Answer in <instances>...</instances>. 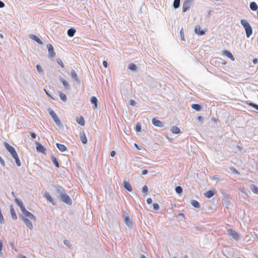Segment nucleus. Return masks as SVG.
<instances>
[{"mask_svg":"<svg viewBox=\"0 0 258 258\" xmlns=\"http://www.w3.org/2000/svg\"><path fill=\"white\" fill-rule=\"evenodd\" d=\"M10 154L12 155L13 158L18 156L15 150L12 151Z\"/></svg>","mask_w":258,"mask_h":258,"instance_id":"obj_49","label":"nucleus"},{"mask_svg":"<svg viewBox=\"0 0 258 258\" xmlns=\"http://www.w3.org/2000/svg\"><path fill=\"white\" fill-rule=\"evenodd\" d=\"M116 154V152L114 151H112L111 152H110V156L111 157H114Z\"/></svg>","mask_w":258,"mask_h":258,"instance_id":"obj_54","label":"nucleus"},{"mask_svg":"<svg viewBox=\"0 0 258 258\" xmlns=\"http://www.w3.org/2000/svg\"><path fill=\"white\" fill-rule=\"evenodd\" d=\"M180 0H174L173 6L174 9H177L180 6Z\"/></svg>","mask_w":258,"mask_h":258,"instance_id":"obj_37","label":"nucleus"},{"mask_svg":"<svg viewBox=\"0 0 258 258\" xmlns=\"http://www.w3.org/2000/svg\"><path fill=\"white\" fill-rule=\"evenodd\" d=\"M103 66L105 67V68H107V66H108V64H107V62L105 60H103Z\"/></svg>","mask_w":258,"mask_h":258,"instance_id":"obj_55","label":"nucleus"},{"mask_svg":"<svg viewBox=\"0 0 258 258\" xmlns=\"http://www.w3.org/2000/svg\"><path fill=\"white\" fill-rule=\"evenodd\" d=\"M148 173V171L147 169L143 170L142 171V175H146Z\"/></svg>","mask_w":258,"mask_h":258,"instance_id":"obj_53","label":"nucleus"},{"mask_svg":"<svg viewBox=\"0 0 258 258\" xmlns=\"http://www.w3.org/2000/svg\"><path fill=\"white\" fill-rule=\"evenodd\" d=\"M90 101L91 103L93 105V108L95 109L98 107V100L96 97L92 96L91 98Z\"/></svg>","mask_w":258,"mask_h":258,"instance_id":"obj_15","label":"nucleus"},{"mask_svg":"<svg viewBox=\"0 0 258 258\" xmlns=\"http://www.w3.org/2000/svg\"><path fill=\"white\" fill-rule=\"evenodd\" d=\"M59 95L60 98L64 102L67 101V97L66 95L61 91L59 92Z\"/></svg>","mask_w":258,"mask_h":258,"instance_id":"obj_35","label":"nucleus"},{"mask_svg":"<svg viewBox=\"0 0 258 258\" xmlns=\"http://www.w3.org/2000/svg\"><path fill=\"white\" fill-rule=\"evenodd\" d=\"M80 138L83 144H85L87 142V139L84 132L80 134Z\"/></svg>","mask_w":258,"mask_h":258,"instance_id":"obj_20","label":"nucleus"},{"mask_svg":"<svg viewBox=\"0 0 258 258\" xmlns=\"http://www.w3.org/2000/svg\"><path fill=\"white\" fill-rule=\"evenodd\" d=\"M15 202L16 204L20 207L22 212H23L25 210H26L24 205L23 204L21 200H20L16 198L15 199Z\"/></svg>","mask_w":258,"mask_h":258,"instance_id":"obj_12","label":"nucleus"},{"mask_svg":"<svg viewBox=\"0 0 258 258\" xmlns=\"http://www.w3.org/2000/svg\"><path fill=\"white\" fill-rule=\"evenodd\" d=\"M180 35L181 37V39L182 41H185L184 39V32H183V29L181 28L180 30Z\"/></svg>","mask_w":258,"mask_h":258,"instance_id":"obj_42","label":"nucleus"},{"mask_svg":"<svg viewBox=\"0 0 258 258\" xmlns=\"http://www.w3.org/2000/svg\"><path fill=\"white\" fill-rule=\"evenodd\" d=\"M212 179L213 180H216L217 182L222 180V178L220 177V176L218 175H215L213 176Z\"/></svg>","mask_w":258,"mask_h":258,"instance_id":"obj_38","label":"nucleus"},{"mask_svg":"<svg viewBox=\"0 0 258 258\" xmlns=\"http://www.w3.org/2000/svg\"><path fill=\"white\" fill-rule=\"evenodd\" d=\"M152 123L156 126L162 127L164 126V123L160 121L159 120L157 119L156 118H153L152 119Z\"/></svg>","mask_w":258,"mask_h":258,"instance_id":"obj_13","label":"nucleus"},{"mask_svg":"<svg viewBox=\"0 0 258 258\" xmlns=\"http://www.w3.org/2000/svg\"><path fill=\"white\" fill-rule=\"evenodd\" d=\"M10 212L11 214L12 218L13 220H16L17 219V216L16 214L15 211L13 208L12 205L10 206Z\"/></svg>","mask_w":258,"mask_h":258,"instance_id":"obj_18","label":"nucleus"},{"mask_svg":"<svg viewBox=\"0 0 258 258\" xmlns=\"http://www.w3.org/2000/svg\"><path fill=\"white\" fill-rule=\"evenodd\" d=\"M215 195V191L212 190H209L204 194L205 196L207 198H211Z\"/></svg>","mask_w":258,"mask_h":258,"instance_id":"obj_24","label":"nucleus"},{"mask_svg":"<svg viewBox=\"0 0 258 258\" xmlns=\"http://www.w3.org/2000/svg\"><path fill=\"white\" fill-rule=\"evenodd\" d=\"M29 38L32 39V40L35 41L39 44H42L43 42L36 35L34 34H30L29 36Z\"/></svg>","mask_w":258,"mask_h":258,"instance_id":"obj_17","label":"nucleus"},{"mask_svg":"<svg viewBox=\"0 0 258 258\" xmlns=\"http://www.w3.org/2000/svg\"><path fill=\"white\" fill-rule=\"evenodd\" d=\"M19 258H27L25 256H24V255H21L19 257Z\"/></svg>","mask_w":258,"mask_h":258,"instance_id":"obj_64","label":"nucleus"},{"mask_svg":"<svg viewBox=\"0 0 258 258\" xmlns=\"http://www.w3.org/2000/svg\"><path fill=\"white\" fill-rule=\"evenodd\" d=\"M198 120L201 122H202L203 120V117L201 116H199L198 117Z\"/></svg>","mask_w":258,"mask_h":258,"instance_id":"obj_57","label":"nucleus"},{"mask_svg":"<svg viewBox=\"0 0 258 258\" xmlns=\"http://www.w3.org/2000/svg\"><path fill=\"white\" fill-rule=\"evenodd\" d=\"M223 54L226 56L227 57L229 58L231 60H234V57L230 51L226 50H224L223 52Z\"/></svg>","mask_w":258,"mask_h":258,"instance_id":"obj_19","label":"nucleus"},{"mask_svg":"<svg viewBox=\"0 0 258 258\" xmlns=\"http://www.w3.org/2000/svg\"><path fill=\"white\" fill-rule=\"evenodd\" d=\"M36 150L38 152L42 153L43 154L45 153L46 149L42 146L40 143L37 142L36 143Z\"/></svg>","mask_w":258,"mask_h":258,"instance_id":"obj_10","label":"nucleus"},{"mask_svg":"<svg viewBox=\"0 0 258 258\" xmlns=\"http://www.w3.org/2000/svg\"><path fill=\"white\" fill-rule=\"evenodd\" d=\"M191 204L193 207L197 208H200L201 207L200 203L196 200H191Z\"/></svg>","mask_w":258,"mask_h":258,"instance_id":"obj_33","label":"nucleus"},{"mask_svg":"<svg viewBox=\"0 0 258 258\" xmlns=\"http://www.w3.org/2000/svg\"><path fill=\"white\" fill-rule=\"evenodd\" d=\"M191 106L192 108H193L194 109H195L198 111H200L202 109L201 106L198 104H191Z\"/></svg>","mask_w":258,"mask_h":258,"instance_id":"obj_34","label":"nucleus"},{"mask_svg":"<svg viewBox=\"0 0 258 258\" xmlns=\"http://www.w3.org/2000/svg\"><path fill=\"white\" fill-rule=\"evenodd\" d=\"M14 159L15 160L17 165L19 167L21 165V161L19 158L18 156L15 157V158H14Z\"/></svg>","mask_w":258,"mask_h":258,"instance_id":"obj_40","label":"nucleus"},{"mask_svg":"<svg viewBox=\"0 0 258 258\" xmlns=\"http://www.w3.org/2000/svg\"><path fill=\"white\" fill-rule=\"evenodd\" d=\"M258 61V59L257 58H255L253 60V62L254 63H257Z\"/></svg>","mask_w":258,"mask_h":258,"instance_id":"obj_61","label":"nucleus"},{"mask_svg":"<svg viewBox=\"0 0 258 258\" xmlns=\"http://www.w3.org/2000/svg\"><path fill=\"white\" fill-rule=\"evenodd\" d=\"M76 31L75 29H74L73 28H70L68 29V30L67 31V34L69 36L73 37L75 35Z\"/></svg>","mask_w":258,"mask_h":258,"instance_id":"obj_28","label":"nucleus"},{"mask_svg":"<svg viewBox=\"0 0 258 258\" xmlns=\"http://www.w3.org/2000/svg\"><path fill=\"white\" fill-rule=\"evenodd\" d=\"M3 248V242L1 240H0V253L2 254L1 250H2Z\"/></svg>","mask_w":258,"mask_h":258,"instance_id":"obj_58","label":"nucleus"},{"mask_svg":"<svg viewBox=\"0 0 258 258\" xmlns=\"http://www.w3.org/2000/svg\"><path fill=\"white\" fill-rule=\"evenodd\" d=\"M51 161L56 167L58 168L59 167V163L57 159L54 156H51Z\"/></svg>","mask_w":258,"mask_h":258,"instance_id":"obj_31","label":"nucleus"},{"mask_svg":"<svg viewBox=\"0 0 258 258\" xmlns=\"http://www.w3.org/2000/svg\"><path fill=\"white\" fill-rule=\"evenodd\" d=\"M228 234L230 236L232 237L233 239H234L235 240H238L239 238V236L238 234L233 229H228L227 230Z\"/></svg>","mask_w":258,"mask_h":258,"instance_id":"obj_7","label":"nucleus"},{"mask_svg":"<svg viewBox=\"0 0 258 258\" xmlns=\"http://www.w3.org/2000/svg\"><path fill=\"white\" fill-rule=\"evenodd\" d=\"M241 24L244 28L246 35L247 38H249L252 33V29L249 23L244 19H241L240 21Z\"/></svg>","mask_w":258,"mask_h":258,"instance_id":"obj_2","label":"nucleus"},{"mask_svg":"<svg viewBox=\"0 0 258 258\" xmlns=\"http://www.w3.org/2000/svg\"><path fill=\"white\" fill-rule=\"evenodd\" d=\"M77 122L82 126H84L85 124V121L83 116H80L76 118Z\"/></svg>","mask_w":258,"mask_h":258,"instance_id":"obj_22","label":"nucleus"},{"mask_svg":"<svg viewBox=\"0 0 258 258\" xmlns=\"http://www.w3.org/2000/svg\"><path fill=\"white\" fill-rule=\"evenodd\" d=\"M44 197L53 205H55L51 196L50 195L49 193L45 192L44 194Z\"/></svg>","mask_w":258,"mask_h":258,"instance_id":"obj_26","label":"nucleus"},{"mask_svg":"<svg viewBox=\"0 0 258 258\" xmlns=\"http://www.w3.org/2000/svg\"><path fill=\"white\" fill-rule=\"evenodd\" d=\"M195 32L196 34L199 35H203L205 34L206 31L204 30H201V27L200 26H197L195 29Z\"/></svg>","mask_w":258,"mask_h":258,"instance_id":"obj_16","label":"nucleus"},{"mask_svg":"<svg viewBox=\"0 0 258 258\" xmlns=\"http://www.w3.org/2000/svg\"><path fill=\"white\" fill-rule=\"evenodd\" d=\"M49 113L52 117L56 124L59 126L61 125L60 120L59 119L56 114L51 109H49Z\"/></svg>","mask_w":258,"mask_h":258,"instance_id":"obj_4","label":"nucleus"},{"mask_svg":"<svg viewBox=\"0 0 258 258\" xmlns=\"http://www.w3.org/2000/svg\"><path fill=\"white\" fill-rule=\"evenodd\" d=\"M5 7V4L0 0V8H3Z\"/></svg>","mask_w":258,"mask_h":258,"instance_id":"obj_56","label":"nucleus"},{"mask_svg":"<svg viewBox=\"0 0 258 258\" xmlns=\"http://www.w3.org/2000/svg\"><path fill=\"white\" fill-rule=\"evenodd\" d=\"M148 191V188L147 185H144V186L143 187V188H142V192H143L144 195H147Z\"/></svg>","mask_w":258,"mask_h":258,"instance_id":"obj_41","label":"nucleus"},{"mask_svg":"<svg viewBox=\"0 0 258 258\" xmlns=\"http://www.w3.org/2000/svg\"><path fill=\"white\" fill-rule=\"evenodd\" d=\"M129 102H130V104L133 106H135L136 104V102L133 99H130Z\"/></svg>","mask_w":258,"mask_h":258,"instance_id":"obj_50","label":"nucleus"},{"mask_svg":"<svg viewBox=\"0 0 258 258\" xmlns=\"http://www.w3.org/2000/svg\"><path fill=\"white\" fill-rule=\"evenodd\" d=\"M55 191L58 198L67 205H71L72 201L70 196L66 194L65 189L59 185L54 186Z\"/></svg>","mask_w":258,"mask_h":258,"instance_id":"obj_1","label":"nucleus"},{"mask_svg":"<svg viewBox=\"0 0 258 258\" xmlns=\"http://www.w3.org/2000/svg\"><path fill=\"white\" fill-rule=\"evenodd\" d=\"M56 146L61 152H64L67 150V147L63 144L56 143Z\"/></svg>","mask_w":258,"mask_h":258,"instance_id":"obj_29","label":"nucleus"},{"mask_svg":"<svg viewBox=\"0 0 258 258\" xmlns=\"http://www.w3.org/2000/svg\"><path fill=\"white\" fill-rule=\"evenodd\" d=\"M123 185L128 191H132L133 188L129 181L124 180L123 182Z\"/></svg>","mask_w":258,"mask_h":258,"instance_id":"obj_14","label":"nucleus"},{"mask_svg":"<svg viewBox=\"0 0 258 258\" xmlns=\"http://www.w3.org/2000/svg\"><path fill=\"white\" fill-rule=\"evenodd\" d=\"M134 146H135V147H136L138 150H139V149H140V148H139V147L138 145L136 143H135V144H134Z\"/></svg>","mask_w":258,"mask_h":258,"instance_id":"obj_62","label":"nucleus"},{"mask_svg":"<svg viewBox=\"0 0 258 258\" xmlns=\"http://www.w3.org/2000/svg\"><path fill=\"white\" fill-rule=\"evenodd\" d=\"M56 62L61 68H64L63 63V62H62V61L61 60V59L57 58L56 59Z\"/></svg>","mask_w":258,"mask_h":258,"instance_id":"obj_43","label":"nucleus"},{"mask_svg":"<svg viewBox=\"0 0 258 258\" xmlns=\"http://www.w3.org/2000/svg\"><path fill=\"white\" fill-rule=\"evenodd\" d=\"M23 223L25 224V225L29 228L30 230H32L33 228V226L32 223V220L33 219H20Z\"/></svg>","mask_w":258,"mask_h":258,"instance_id":"obj_9","label":"nucleus"},{"mask_svg":"<svg viewBox=\"0 0 258 258\" xmlns=\"http://www.w3.org/2000/svg\"><path fill=\"white\" fill-rule=\"evenodd\" d=\"M63 243L66 245L68 246L69 247H70L71 246V244L70 241L67 239H65L63 240Z\"/></svg>","mask_w":258,"mask_h":258,"instance_id":"obj_48","label":"nucleus"},{"mask_svg":"<svg viewBox=\"0 0 258 258\" xmlns=\"http://www.w3.org/2000/svg\"><path fill=\"white\" fill-rule=\"evenodd\" d=\"M141 125L140 123H138L136 126V131L137 132H140L141 131Z\"/></svg>","mask_w":258,"mask_h":258,"instance_id":"obj_44","label":"nucleus"},{"mask_svg":"<svg viewBox=\"0 0 258 258\" xmlns=\"http://www.w3.org/2000/svg\"><path fill=\"white\" fill-rule=\"evenodd\" d=\"M123 216L124 223L127 226L131 227L132 225V220L130 218L127 214L124 213Z\"/></svg>","mask_w":258,"mask_h":258,"instance_id":"obj_11","label":"nucleus"},{"mask_svg":"<svg viewBox=\"0 0 258 258\" xmlns=\"http://www.w3.org/2000/svg\"><path fill=\"white\" fill-rule=\"evenodd\" d=\"M44 91L45 92L46 94L50 97L52 98L51 96L47 92V91L45 89H44Z\"/></svg>","mask_w":258,"mask_h":258,"instance_id":"obj_60","label":"nucleus"},{"mask_svg":"<svg viewBox=\"0 0 258 258\" xmlns=\"http://www.w3.org/2000/svg\"><path fill=\"white\" fill-rule=\"evenodd\" d=\"M249 7L252 11H255L258 9V6L254 2H252L250 3Z\"/></svg>","mask_w":258,"mask_h":258,"instance_id":"obj_27","label":"nucleus"},{"mask_svg":"<svg viewBox=\"0 0 258 258\" xmlns=\"http://www.w3.org/2000/svg\"><path fill=\"white\" fill-rule=\"evenodd\" d=\"M128 69L131 71H135L137 70V67L134 63H131L128 66Z\"/></svg>","mask_w":258,"mask_h":258,"instance_id":"obj_36","label":"nucleus"},{"mask_svg":"<svg viewBox=\"0 0 258 258\" xmlns=\"http://www.w3.org/2000/svg\"><path fill=\"white\" fill-rule=\"evenodd\" d=\"M175 191L178 194H180L182 192V188L180 186H177L175 187Z\"/></svg>","mask_w":258,"mask_h":258,"instance_id":"obj_39","label":"nucleus"},{"mask_svg":"<svg viewBox=\"0 0 258 258\" xmlns=\"http://www.w3.org/2000/svg\"><path fill=\"white\" fill-rule=\"evenodd\" d=\"M36 69L38 73H42V69L40 65H39V64L36 65Z\"/></svg>","mask_w":258,"mask_h":258,"instance_id":"obj_47","label":"nucleus"},{"mask_svg":"<svg viewBox=\"0 0 258 258\" xmlns=\"http://www.w3.org/2000/svg\"><path fill=\"white\" fill-rule=\"evenodd\" d=\"M30 135H31L32 138H33V139H35L37 137V135L35 133L31 132V133H30Z\"/></svg>","mask_w":258,"mask_h":258,"instance_id":"obj_51","label":"nucleus"},{"mask_svg":"<svg viewBox=\"0 0 258 258\" xmlns=\"http://www.w3.org/2000/svg\"><path fill=\"white\" fill-rule=\"evenodd\" d=\"M147 203L148 204H151L152 203V200L151 198H149L147 199Z\"/></svg>","mask_w":258,"mask_h":258,"instance_id":"obj_52","label":"nucleus"},{"mask_svg":"<svg viewBox=\"0 0 258 258\" xmlns=\"http://www.w3.org/2000/svg\"><path fill=\"white\" fill-rule=\"evenodd\" d=\"M141 258H147L145 255H144V254H141Z\"/></svg>","mask_w":258,"mask_h":258,"instance_id":"obj_63","label":"nucleus"},{"mask_svg":"<svg viewBox=\"0 0 258 258\" xmlns=\"http://www.w3.org/2000/svg\"><path fill=\"white\" fill-rule=\"evenodd\" d=\"M231 198L227 194H224L222 199V203L224 206L228 208L231 203Z\"/></svg>","mask_w":258,"mask_h":258,"instance_id":"obj_6","label":"nucleus"},{"mask_svg":"<svg viewBox=\"0 0 258 258\" xmlns=\"http://www.w3.org/2000/svg\"><path fill=\"white\" fill-rule=\"evenodd\" d=\"M59 80L61 82V83L63 84L64 87L65 88V89H70L69 84L68 82L66 80H64V79H63L61 77H60L59 78Z\"/></svg>","mask_w":258,"mask_h":258,"instance_id":"obj_23","label":"nucleus"},{"mask_svg":"<svg viewBox=\"0 0 258 258\" xmlns=\"http://www.w3.org/2000/svg\"><path fill=\"white\" fill-rule=\"evenodd\" d=\"M4 146L5 148L7 149V150L11 153L12 151L15 150V148L9 145L8 143L5 142L4 143Z\"/></svg>","mask_w":258,"mask_h":258,"instance_id":"obj_25","label":"nucleus"},{"mask_svg":"<svg viewBox=\"0 0 258 258\" xmlns=\"http://www.w3.org/2000/svg\"><path fill=\"white\" fill-rule=\"evenodd\" d=\"M248 104L249 106H251L253 107V108H254L256 110H258V105L257 104H255L254 103H252V102L248 103Z\"/></svg>","mask_w":258,"mask_h":258,"instance_id":"obj_45","label":"nucleus"},{"mask_svg":"<svg viewBox=\"0 0 258 258\" xmlns=\"http://www.w3.org/2000/svg\"><path fill=\"white\" fill-rule=\"evenodd\" d=\"M193 4V0H184L182 5V12H186Z\"/></svg>","mask_w":258,"mask_h":258,"instance_id":"obj_5","label":"nucleus"},{"mask_svg":"<svg viewBox=\"0 0 258 258\" xmlns=\"http://www.w3.org/2000/svg\"><path fill=\"white\" fill-rule=\"evenodd\" d=\"M48 51V57L53 58L55 56V52L54 51L53 47L51 44L47 45Z\"/></svg>","mask_w":258,"mask_h":258,"instance_id":"obj_8","label":"nucleus"},{"mask_svg":"<svg viewBox=\"0 0 258 258\" xmlns=\"http://www.w3.org/2000/svg\"><path fill=\"white\" fill-rule=\"evenodd\" d=\"M153 207L154 210L155 211L158 210L159 209V206L157 203H154Z\"/></svg>","mask_w":258,"mask_h":258,"instance_id":"obj_46","label":"nucleus"},{"mask_svg":"<svg viewBox=\"0 0 258 258\" xmlns=\"http://www.w3.org/2000/svg\"><path fill=\"white\" fill-rule=\"evenodd\" d=\"M71 75L72 77L75 80L77 83H80V80L77 76V73L74 70H72L71 71Z\"/></svg>","mask_w":258,"mask_h":258,"instance_id":"obj_21","label":"nucleus"},{"mask_svg":"<svg viewBox=\"0 0 258 258\" xmlns=\"http://www.w3.org/2000/svg\"><path fill=\"white\" fill-rule=\"evenodd\" d=\"M232 171H233V172L234 173H235L236 174H238L239 173L238 171L236 169H235L234 168H233Z\"/></svg>","mask_w":258,"mask_h":258,"instance_id":"obj_59","label":"nucleus"},{"mask_svg":"<svg viewBox=\"0 0 258 258\" xmlns=\"http://www.w3.org/2000/svg\"><path fill=\"white\" fill-rule=\"evenodd\" d=\"M172 133L177 134L180 133V129L176 126H173L171 128Z\"/></svg>","mask_w":258,"mask_h":258,"instance_id":"obj_32","label":"nucleus"},{"mask_svg":"<svg viewBox=\"0 0 258 258\" xmlns=\"http://www.w3.org/2000/svg\"><path fill=\"white\" fill-rule=\"evenodd\" d=\"M250 189L254 194H258V187L254 184H250Z\"/></svg>","mask_w":258,"mask_h":258,"instance_id":"obj_30","label":"nucleus"},{"mask_svg":"<svg viewBox=\"0 0 258 258\" xmlns=\"http://www.w3.org/2000/svg\"><path fill=\"white\" fill-rule=\"evenodd\" d=\"M20 219H33L34 221L36 220V217L27 210L22 212V214L20 216Z\"/></svg>","mask_w":258,"mask_h":258,"instance_id":"obj_3","label":"nucleus"}]
</instances>
